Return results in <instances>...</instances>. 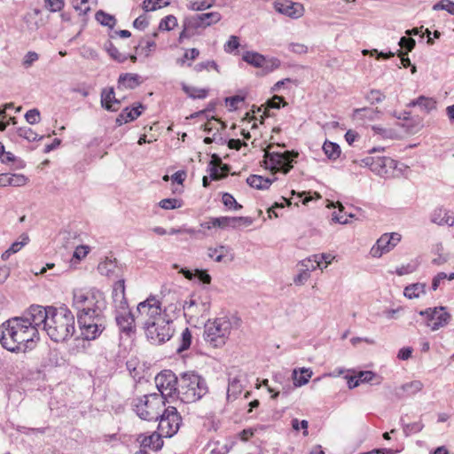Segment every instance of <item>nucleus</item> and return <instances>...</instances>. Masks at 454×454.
Wrapping results in <instances>:
<instances>
[{"label":"nucleus","mask_w":454,"mask_h":454,"mask_svg":"<svg viewBox=\"0 0 454 454\" xmlns=\"http://www.w3.org/2000/svg\"><path fill=\"white\" fill-rule=\"evenodd\" d=\"M112 296L116 309H127L128 304L125 298V285L123 278H119L114 283Z\"/></svg>","instance_id":"obj_21"},{"label":"nucleus","mask_w":454,"mask_h":454,"mask_svg":"<svg viewBox=\"0 0 454 454\" xmlns=\"http://www.w3.org/2000/svg\"><path fill=\"white\" fill-rule=\"evenodd\" d=\"M281 105L282 106H286V103L285 102L284 98H282L280 96H277V95L273 96L270 100H268L267 107L265 108V110L263 112V114L266 115V116H270L269 109L270 108L279 109Z\"/></svg>","instance_id":"obj_42"},{"label":"nucleus","mask_w":454,"mask_h":454,"mask_svg":"<svg viewBox=\"0 0 454 454\" xmlns=\"http://www.w3.org/2000/svg\"><path fill=\"white\" fill-rule=\"evenodd\" d=\"M352 162L361 167H369L373 173L380 176L387 175L389 170L396 168L395 161L389 157L368 156L362 160H354Z\"/></svg>","instance_id":"obj_12"},{"label":"nucleus","mask_w":454,"mask_h":454,"mask_svg":"<svg viewBox=\"0 0 454 454\" xmlns=\"http://www.w3.org/2000/svg\"><path fill=\"white\" fill-rule=\"evenodd\" d=\"M17 134L19 137L27 139V141L41 140L43 136H39L29 127H20L17 129Z\"/></svg>","instance_id":"obj_40"},{"label":"nucleus","mask_w":454,"mask_h":454,"mask_svg":"<svg viewBox=\"0 0 454 454\" xmlns=\"http://www.w3.org/2000/svg\"><path fill=\"white\" fill-rule=\"evenodd\" d=\"M115 320L121 333L130 335L135 332L134 315L127 309H117Z\"/></svg>","instance_id":"obj_17"},{"label":"nucleus","mask_w":454,"mask_h":454,"mask_svg":"<svg viewBox=\"0 0 454 454\" xmlns=\"http://www.w3.org/2000/svg\"><path fill=\"white\" fill-rule=\"evenodd\" d=\"M141 83L140 76L137 74H122L118 79V89H135Z\"/></svg>","instance_id":"obj_25"},{"label":"nucleus","mask_w":454,"mask_h":454,"mask_svg":"<svg viewBox=\"0 0 454 454\" xmlns=\"http://www.w3.org/2000/svg\"><path fill=\"white\" fill-rule=\"evenodd\" d=\"M272 182V179L264 178L262 176L258 175H251L247 179V183L248 185L258 190L269 189Z\"/></svg>","instance_id":"obj_31"},{"label":"nucleus","mask_w":454,"mask_h":454,"mask_svg":"<svg viewBox=\"0 0 454 454\" xmlns=\"http://www.w3.org/2000/svg\"><path fill=\"white\" fill-rule=\"evenodd\" d=\"M181 306H183L181 303H170L168 306H165L164 309H161L162 317H172L171 313L174 314L176 310H179Z\"/></svg>","instance_id":"obj_58"},{"label":"nucleus","mask_w":454,"mask_h":454,"mask_svg":"<svg viewBox=\"0 0 454 454\" xmlns=\"http://www.w3.org/2000/svg\"><path fill=\"white\" fill-rule=\"evenodd\" d=\"M380 113V112L377 109L364 107V108L355 109L353 115L355 118H359V119L367 118L369 120H374Z\"/></svg>","instance_id":"obj_38"},{"label":"nucleus","mask_w":454,"mask_h":454,"mask_svg":"<svg viewBox=\"0 0 454 454\" xmlns=\"http://www.w3.org/2000/svg\"><path fill=\"white\" fill-rule=\"evenodd\" d=\"M415 270H416V267L414 264L408 263L406 265H402V266L396 268L395 272L398 276H403V275L414 272Z\"/></svg>","instance_id":"obj_60"},{"label":"nucleus","mask_w":454,"mask_h":454,"mask_svg":"<svg viewBox=\"0 0 454 454\" xmlns=\"http://www.w3.org/2000/svg\"><path fill=\"white\" fill-rule=\"evenodd\" d=\"M95 18L101 25L109 27H114L116 23V20L114 19V16L107 14L103 11L97 12L95 14Z\"/></svg>","instance_id":"obj_41"},{"label":"nucleus","mask_w":454,"mask_h":454,"mask_svg":"<svg viewBox=\"0 0 454 454\" xmlns=\"http://www.w3.org/2000/svg\"><path fill=\"white\" fill-rule=\"evenodd\" d=\"M35 331L20 317L9 318L0 325V343L11 352H26L33 348Z\"/></svg>","instance_id":"obj_2"},{"label":"nucleus","mask_w":454,"mask_h":454,"mask_svg":"<svg viewBox=\"0 0 454 454\" xmlns=\"http://www.w3.org/2000/svg\"><path fill=\"white\" fill-rule=\"evenodd\" d=\"M210 68H213L219 72L218 65L214 60H207L205 62L198 63L194 66V70L198 73L203 71V70H209Z\"/></svg>","instance_id":"obj_52"},{"label":"nucleus","mask_w":454,"mask_h":454,"mask_svg":"<svg viewBox=\"0 0 454 454\" xmlns=\"http://www.w3.org/2000/svg\"><path fill=\"white\" fill-rule=\"evenodd\" d=\"M434 11L444 10L454 15V2L450 0H441L433 6Z\"/></svg>","instance_id":"obj_50"},{"label":"nucleus","mask_w":454,"mask_h":454,"mask_svg":"<svg viewBox=\"0 0 454 454\" xmlns=\"http://www.w3.org/2000/svg\"><path fill=\"white\" fill-rule=\"evenodd\" d=\"M73 306L78 311L79 317H103L106 301L103 293L99 291L84 292L75 289L73 292Z\"/></svg>","instance_id":"obj_4"},{"label":"nucleus","mask_w":454,"mask_h":454,"mask_svg":"<svg viewBox=\"0 0 454 454\" xmlns=\"http://www.w3.org/2000/svg\"><path fill=\"white\" fill-rule=\"evenodd\" d=\"M423 388V383L420 380H413L403 384L402 389L409 395H414Z\"/></svg>","instance_id":"obj_46"},{"label":"nucleus","mask_w":454,"mask_h":454,"mask_svg":"<svg viewBox=\"0 0 454 454\" xmlns=\"http://www.w3.org/2000/svg\"><path fill=\"white\" fill-rule=\"evenodd\" d=\"M20 317L28 327H32L35 331V339L38 340L39 329L44 332L46 330V320L50 317V307L32 305Z\"/></svg>","instance_id":"obj_10"},{"label":"nucleus","mask_w":454,"mask_h":454,"mask_svg":"<svg viewBox=\"0 0 454 454\" xmlns=\"http://www.w3.org/2000/svg\"><path fill=\"white\" fill-rule=\"evenodd\" d=\"M45 3L51 12H58L64 6V0H45Z\"/></svg>","instance_id":"obj_64"},{"label":"nucleus","mask_w":454,"mask_h":454,"mask_svg":"<svg viewBox=\"0 0 454 454\" xmlns=\"http://www.w3.org/2000/svg\"><path fill=\"white\" fill-rule=\"evenodd\" d=\"M20 240L12 243V245L9 247L11 252L13 254L19 252L25 245H27L29 241V238L27 234L23 233L20 237Z\"/></svg>","instance_id":"obj_53"},{"label":"nucleus","mask_w":454,"mask_h":454,"mask_svg":"<svg viewBox=\"0 0 454 454\" xmlns=\"http://www.w3.org/2000/svg\"><path fill=\"white\" fill-rule=\"evenodd\" d=\"M424 426L420 422H415L411 424L405 425L403 431L406 434H409L410 433H417L420 432L423 429Z\"/></svg>","instance_id":"obj_61"},{"label":"nucleus","mask_w":454,"mask_h":454,"mask_svg":"<svg viewBox=\"0 0 454 454\" xmlns=\"http://www.w3.org/2000/svg\"><path fill=\"white\" fill-rule=\"evenodd\" d=\"M106 50H107V52L109 53V55L114 60H116L120 63H123L129 59L128 55L121 53L119 51V50L114 45H113L111 43H109V46L106 48Z\"/></svg>","instance_id":"obj_47"},{"label":"nucleus","mask_w":454,"mask_h":454,"mask_svg":"<svg viewBox=\"0 0 454 454\" xmlns=\"http://www.w3.org/2000/svg\"><path fill=\"white\" fill-rule=\"evenodd\" d=\"M81 334L85 340H95L105 328L103 317H79Z\"/></svg>","instance_id":"obj_15"},{"label":"nucleus","mask_w":454,"mask_h":454,"mask_svg":"<svg viewBox=\"0 0 454 454\" xmlns=\"http://www.w3.org/2000/svg\"><path fill=\"white\" fill-rule=\"evenodd\" d=\"M98 270L101 275L115 278H122V270L117 264L116 260L106 259L101 262L98 266Z\"/></svg>","instance_id":"obj_20"},{"label":"nucleus","mask_w":454,"mask_h":454,"mask_svg":"<svg viewBox=\"0 0 454 454\" xmlns=\"http://www.w3.org/2000/svg\"><path fill=\"white\" fill-rule=\"evenodd\" d=\"M182 89L192 98H205L207 95V90L188 86L184 83L182 85Z\"/></svg>","instance_id":"obj_37"},{"label":"nucleus","mask_w":454,"mask_h":454,"mask_svg":"<svg viewBox=\"0 0 454 454\" xmlns=\"http://www.w3.org/2000/svg\"><path fill=\"white\" fill-rule=\"evenodd\" d=\"M192 336L191 331L189 328H185L181 334V338L179 340L180 344L176 348L177 353H182L183 351L188 349L192 344Z\"/></svg>","instance_id":"obj_39"},{"label":"nucleus","mask_w":454,"mask_h":454,"mask_svg":"<svg viewBox=\"0 0 454 454\" xmlns=\"http://www.w3.org/2000/svg\"><path fill=\"white\" fill-rule=\"evenodd\" d=\"M177 26V20L174 15H168L162 19L159 25L160 30L170 31Z\"/></svg>","instance_id":"obj_43"},{"label":"nucleus","mask_w":454,"mask_h":454,"mask_svg":"<svg viewBox=\"0 0 454 454\" xmlns=\"http://www.w3.org/2000/svg\"><path fill=\"white\" fill-rule=\"evenodd\" d=\"M436 101L433 98L420 96L409 103V106H419L426 113H430L436 108Z\"/></svg>","instance_id":"obj_30"},{"label":"nucleus","mask_w":454,"mask_h":454,"mask_svg":"<svg viewBox=\"0 0 454 454\" xmlns=\"http://www.w3.org/2000/svg\"><path fill=\"white\" fill-rule=\"evenodd\" d=\"M180 273H182L185 278L192 280L194 277H197L198 279L204 283V284H209L211 282V277L207 272V270H196L194 273H192L191 270L181 268L179 270Z\"/></svg>","instance_id":"obj_32"},{"label":"nucleus","mask_w":454,"mask_h":454,"mask_svg":"<svg viewBox=\"0 0 454 454\" xmlns=\"http://www.w3.org/2000/svg\"><path fill=\"white\" fill-rule=\"evenodd\" d=\"M155 385L160 391V395L166 399V396H171L173 394L178 395L179 378L169 370L160 372L154 379Z\"/></svg>","instance_id":"obj_14"},{"label":"nucleus","mask_w":454,"mask_h":454,"mask_svg":"<svg viewBox=\"0 0 454 454\" xmlns=\"http://www.w3.org/2000/svg\"><path fill=\"white\" fill-rule=\"evenodd\" d=\"M147 340L153 345L169 340L175 333L172 317H162L160 302L154 297L140 302L137 308Z\"/></svg>","instance_id":"obj_1"},{"label":"nucleus","mask_w":454,"mask_h":454,"mask_svg":"<svg viewBox=\"0 0 454 454\" xmlns=\"http://www.w3.org/2000/svg\"><path fill=\"white\" fill-rule=\"evenodd\" d=\"M391 237L387 233L383 234L376 242L379 245L380 249L383 250L384 253H387L393 247L391 245Z\"/></svg>","instance_id":"obj_51"},{"label":"nucleus","mask_w":454,"mask_h":454,"mask_svg":"<svg viewBox=\"0 0 454 454\" xmlns=\"http://www.w3.org/2000/svg\"><path fill=\"white\" fill-rule=\"evenodd\" d=\"M338 208H339V211L338 212H333V221H334L335 223H340V224H346L348 223V217H353L354 215L352 214H349V215H346V214H342L343 210H344V207L340 203L338 202Z\"/></svg>","instance_id":"obj_44"},{"label":"nucleus","mask_w":454,"mask_h":454,"mask_svg":"<svg viewBox=\"0 0 454 454\" xmlns=\"http://www.w3.org/2000/svg\"><path fill=\"white\" fill-rule=\"evenodd\" d=\"M252 223V218L247 216H221L214 218L212 224L216 225V228L225 229L228 227L236 228L240 224L249 226Z\"/></svg>","instance_id":"obj_19"},{"label":"nucleus","mask_w":454,"mask_h":454,"mask_svg":"<svg viewBox=\"0 0 454 454\" xmlns=\"http://www.w3.org/2000/svg\"><path fill=\"white\" fill-rule=\"evenodd\" d=\"M447 278V274L444 272H439L435 275L432 280V290L435 291L440 286L441 283Z\"/></svg>","instance_id":"obj_63"},{"label":"nucleus","mask_w":454,"mask_h":454,"mask_svg":"<svg viewBox=\"0 0 454 454\" xmlns=\"http://www.w3.org/2000/svg\"><path fill=\"white\" fill-rule=\"evenodd\" d=\"M25 119L29 124H36L40 121V112L35 108L28 110L25 114Z\"/></svg>","instance_id":"obj_54"},{"label":"nucleus","mask_w":454,"mask_h":454,"mask_svg":"<svg viewBox=\"0 0 454 454\" xmlns=\"http://www.w3.org/2000/svg\"><path fill=\"white\" fill-rule=\"evenodd\" d=\"M323 151L330 160H336L340 155V147L338 144L325 141L323 145Z\"/></svg>","instance_id":"obj_35"},{"label":"nucleus","mask_w":454,"mask_h":454,"mask_svg":"<svg viewBox=\"0 0 454 454\" xmlns=\"http://www.w3.org/2000/svg\"><path fill=\"white\" fill-rule=\"evenodd\" d=\"M121 101L115 98L113 88L104 89L101 92V106L107 111L114 112L120 107Z\"/></svg>","instance_id":"obj_22"},{"label":"nucleus","mask_w":454,"mask_h":454,"mask_svg":"<svg viewBox=\"0 0 454 454\" xmlns=\"http://www.w3.org/2000/svg\"><path fill=\"white\" fill-rule=\"evenodd\" d=\"M207 393L206 380L197 373L187 372L180 375L178 398L186 403L200 400Z\"/></svg>","instance_id":"obj_5"},{"label":"nucleus","mask_w":454,"mask_h":454,"mask_svg":"<svg viewBox=\"0 0 454 454\" xmlns=\"http://www.w3.org/2000/svg\"><path fill=\"white\" fill-rule=\"evenodd\" d=\"M431 221L438 225H454V216H452L445 209H437L432 215Z\"/></svg>","instance_id":"obj_28"},{"label":"nucleus","mask_w":454,"mask_h":454,"mask_svg":"<svg viewBox=\"0 0 454 454\" xmlns=\"http://www.w3.org/2000/svg\"><path fill=\"white\" fill-rule=\"evenodd\" d=\"M314 259L319 262L318 267H321V262H324L325 268H326L329 264H331V262L334 259V256L332 255L331 254H314Z\"/></svg>","instance_id":"obj_57"},{"label":"nucleus","mask_w":454,"mask_h":454,"mask_svg":"<svg viewBox=\"0 0 454 454\" xmlns=\"http://www.w3.org/2000/svg\"><path fill=\"white\" fill-rule=\"evenodd\" d=\"M318 261L314 259V254L301 261L299 265L302 268L303 270L309 273V271L315 270L318 267Z\"/></svg>","instance_id":"obj_45"},{"label":"nucleus","mask_w":454,"mask_h":454,"mask_svg":"<svg viewBox=\"0 0 454 454\" xmlns=\"http://www.w3.org/2000/svg\"><path fill=\"white\" fill-rule=\"evenodd\" d=\"M207 255L217 262H223L226 257H228L229 262H231L234 259V255L231 254V249L226 246L209 247L207 249Z\"/></svg>","instance_id":"obj_23"},{"label":"nucleus","mask_w":454,"mask_h":454,"mask_svg":"<svg viewBox=\"0 0 454 454\" xmlns=\"http://www.w3.org/2000/svg\"><path fill=\"white\" fill-rule=\"evenodd\" d=\"M159 419L158 431H160L164 437H171L177 433L182 419L176 408L169 406L164 409L160 414Z\"/></svg>","instance_id":"obj_11"},{"label":"nucleus","mask_w":454,"mask_h":454,"mask_svg":"<svg viewBox=\"0 0 454 454\" xmlns=\"http://www.w3.org/2000/svg\"><path fill=\"white\" fill-rule=\"evenodd\" d=\"M210 165V177L213 180H219L222 178V176L219 173V168L224 172L229 171V167L227 165L221 166V159L216 155H213V160H211Z\"/></svg>","instance_id":"obj_33"},{"label":"nucleus","mask_w":454,"mask_h":454,"mask_svg":"<svg viewBox=\"0 0 454 454\" xmlns=\"http://www.w3.org/2000/svg\"><path fill=\"white\" fill-rule=\"evenodd\" d=\"M162 437L164 435L160 431L154 432L148 436H143L141 443L144 447H149L152 450H158L163 446Z\"/></svg>","instance_id":"obj_27"},{"label":"nucleus","mask_w":454,"mask_h":454,"mask_svg":"<svg viewBox=\"0 0 454 454\" xmlns=\"http://www.w3.org/2000/svg\"><path fill=\"white\" fill-rule=\"evenodd\" d=\"M312 371L309 368H299L293 371L294 384L296 387H301L307 384L312 377Z\"/></svg>","instance_id":"obj_29"},{"label":"nucleus","mask_w":454,"mask_h":454,"mask_svg":"<svg viewBox=\"0 0 454 454\" xmlns=\"http://www.w3.org/2000/svg\"><path fill=\"white\" fill-rule=\"evenodd\" d=\"M159 206L163 209H176L182 206L179 200L175 198L164 199L159 202Z\"/></svg>","instance_id":"obj_49"},{"label":"nucleus","mask_w":454,"mask_h":454,"mask_svg":"<svg viewBox=\"0 0 454 454\" xmlns=\"http://www.w3.org/2000/svg\"><path fill=\"white\" fill-rule=\"evenodd\" d=\"M244 101V98L241 96H233L230 98H226L225 102L226 105L230 107V110H236L238 108V105L240 102Z\"/></svg>","instance_id":"obj_59"},{"label":"nucleus","mask_w":454,"mask_h":454,"mask_svg":"<svg viewBox=\"0 0 454 454\" xmlns=\"http://www.w3.org/2000/svg\"><path fill=\"white\" fill-rule=\"evenodd\" d=\"M419 315L426 317V325L432 331L446 326L451 318L445 307L428 308L419 311Z\"/></svg>","instance_id":"obj_13"},{"label":"nucleus","mask_w":454,"mask_h":454,"mask_svg":"<svg viewBox=\"0 0 454 454\" xmlns=\"http://www.w3.org/2000/svg\"><path fill=\"white\" fill-rule=\"evenodd\" d=\"M27 178L21 174H2L0 175V185L3 186H23L26 184Z\"/></svg>","instance_id":"obj_24"},{"label":"nucleus","mask_w":454,"mask_h":454,"mask_svg":"<svg viewBox=\"0 0 454 454\" xmlns=\"http://www.w3.org/2000/svg\"><path fill=\"white\" fill-rule=\"evenodd\" d=\"M232 330V321L227 317L208 320L204 326V340L211 347H223Z\"/></svg>","instance_id":"obj_6"},{"label":"nucleus","mask_w":454,"mask_h":454,"mask_svg":"<svg viewBox=\"0 0 454 454\" xmlns=\"http://www.w3.org/2000/svg\"><path fill=\"white\" fill-rule=\"evenodd\" d=\"M239 46V37L236 35H231L229 40L224 44V51L226 52H232Z\"/></svg>","instance_id":"obj_56"},{"label":"nucleus","mask_w":454,"mask_h":454,"mask_svg":"<svg viewBox=\"0 0 454 454\" xmlns=\"http://www.w3.org/2000/svg\"><path fill=\"white\" fill-rule=\"evenodd\" d=\"M183 309L185 317H197L207 312L209 305L200 298L192 296L188 301L183 304Z\"/></svg>","instance_id":"obj_16"},{"label":"nucleus","mask_w":454,"mask_h":454,"mask_svg":"<svg viewBox=\"0 0 454 454\" xmlns=\"http://www.w3.org/2000/svg\"><path fill=\"white\" fill-rule=\"evenodd\" d=\"M415 44V40L411 37L403 36L399 41V45L401 48L405 49L407 53L413 50Z\"/></svg>","instance_id":"obj_55"},{"label":"nucleus","mask_w":454,"mask_h":454,"mask_svg":"<svg viewBox=\"0 0 454 454\" xmlns=\"http://www.w3.org/2000/svg\"><path fill=\"white\" fill-rule=\"evenodd\" d=\"M144 109V106L139 104L137 106L133 107L132 109L125 108L121 114L117 117L116 122L121 125L123 122H129L137 119L142 114V110Z\"/></svg>","instance_id":"obj_26"},{"label":"nucleus","mask_w":454,"mask_h":454,"mask_svg":"<svg viewBox=\"0 0 454 454\" xmlns=\"http://www.w3.org/2000/svg\"><path fill=\"white\" fill-rule=\"evenodd\" d=\"M365 98L372 105H373L376 103L382 102L386 98V96L379 90H371L369 93L366 95Z\"/></svg>","instance_id":"obj_48"},{"label":"nucleus","mask_w":454,"mask_h":454,"mask_svg":"<svg viewBox=\"0 0 454 454\" xmlns=\"http://www.w3.org/2000/svg\"><path fill=\"white\" fill-rule=\"evenodd\" d=\"M274 8L278 12L294 19H297L303 14V7L301 4L288 0L274 2Z\"/></svg>","instance_id":"obj_18"},{"label":"nucleus","mask_w":454,"mask_h":454,"mask_svg":"<svg viewBox=\"0 0 454 454\" xmlns=\"http://www.w3.org/2000/svg\"><path fill=\"white\" fill-rule=\"evenodd\" d=\"M220 20L221 14L216 12L196 14L185 18L184 20V28L179 35V41L181 42L184 38L192 36L193 35L192 32V30L197 28H205L217 23Z\"/></svg>","instance_id":"obj_9"},{"label":"nucleus","mask_w":454,"mask_h":454,"mask_svg":"<svg viewBox=\"0 0 454 454\" xmlns=\"http://www.w3.org/2000/svg\"><path fill=\"white\" fill-rule=\"evenodd\" d=\"M159 2L160 0H145L143 2V9L145 12L155 11L161 7Z\"/></svg>","instance_id":"obj_62"},{"label":"nucleus","mask_w":454,"mask_h":454,"mask_svg":"<svg viewBox=\"0 0 454 454\" xmlns=\"http://www.w3.org/2000/svg\"><path fill=\"white\" fill-rule=\"evenodd\" d=\"M426 284L423 283L412 284L404 288L403 294L409 299H415L426 293Z\"/></svg>","instance_id":"obj_34"},{"label":"nucleus","mask_w":454,"mask_h":454,"mask_svg":"<svg viewBox=\"0 0 454 454\" xmlns=\"http://www.w3.org/2000/svg\"><path fill=\"white\" fill-rule=\"evenodd\" d=\"M75 331L73 313L67 308L50 307V317L46 320L45 333L55 342L66 341Z\"/></svg>","instance_id":"obj_3"},{"label":"nucleus","mask_w":454,"mask_h":454,"mask_svg":"<svg viewBox=\"0 0 454 454\" xmlns=\"http://www.w3.org/2000/svg\"><path fill=\"white\" fill-rule=\"evenodd\" d=\"M243 60L256 67H261L265 63V58L262 54L253 51H247L243 55Z\"/></svg>","instance_id":"obj_36"},{"label":"nucleus","mask_w":454,"mask_h":454,"mask_svg":"<svg viewBox=\"0 0 454 454\" xmlns=\"http://www.w3.org/2000/svg\"><path fill=\"white\" fill-rule=\"evenodd\" d=\"M164 406L165 398L157 393L145 395L134 400V409L137 416L148 421H157Z\"/></svg>","instance_id":"obj_7"},{"label":"nucleus","mask_w":454,"mask_h":454,"mask_svg":"<svg viewBox=\"0 0 454 454\" xmlns=\"http://www.w3.org/2000/svg\"><path fill=\"white\" fill-rule=\"evenodd\" d=\"M298 153L294 151L270 152L264 154L263 163L266 168L272 172L288 173L293 168V162L298 157Z\"/></svg>","instance_id":"obj_8"}]
</instances>
